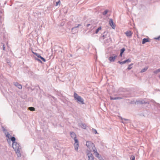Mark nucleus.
Masks as SVG:
<instances>
[{"instance_id": "nucleus-39", "label": "nucleus", "mask_w": 160, "mask_h": 160, "mask_svg": "<svg viewBox=\"0 0 160 160\" xmlns=\"http://www.w3.org/2000/svg\"><path fill=\"white\" fill-rule=\"evenodd\" d=\"M122 122L123 123H125V122L123 120H124V121H126V120H128V119H122Z\"/></svg>"}, {"instance_id": "nucleus-11", "label": "nucleus", "mask_w": 160, "mask_h": 160, "mask_svg": "<svg viewBox=\"0 0 160 160\" xmlns=\"http://www.w3.org/2000/svg\"><path fill=\"white\" fill-rule=\"evenodd\" d=\"M111 38L109 36H108L104 40V42L106 44H107L111 42Z\"/></svg>"}, {"instance_id": "nucleus-5", "label": "nucleus", "mask_w": 160, "mask_h": 160, "mask_svg": "<svg viewBox=\"0 0 160 160\" xmlns=\"http://www.w3.org/2000/svg\"><path fill=\"white\" fill-rule=\"evenodd\" d=\"M149 104V102L148 101L146 100H139L138 101H137L135 102V104Z\"/></svg>"}, {"instance_id": "nucleus-15", "label": "nucleus", "mask_w": 160, "mask_h": 160, "mask_svg": "<svg viewBox=\"0 0 160 160\" xmlns=\"http://www.w3.org/2000/svg\"><path fill=\"white\" fill-rule=\"evenodd\" d=\"M14 85L19 89H21L22 88V86L21 85L19 84L17 82H15Z\"/></svg>"}, {"instance_id": "nucleus-18", "label": "nucleus", "mask_w": 160, "mask_h": 160, "mask_svg": "<svg viewBox=\"0 0 160 160\" xmlns=\"http://www.w3.org/2000/svg\"><path fill=\"white\" fill-rule=\"evenodd\" d=\"M70 134L71 137L73 139L75 137H76V134L73 132H70Z\"/></svg>"}, {"instance_id": "nucleus-8", "label": "nucleus", "mask_w": 160, "mask_h": 160, "mask_svg": "<svg viewBox=\"0 0 160 160\" xmlns=\"http://www.w3.org/2000/svg\"><path fill=\"white\" fill-rule=\"evenodd\" d=\"M3 131L4 132L5 135L6 137L8 138L9 139H10V138L11 137V136L10 135V134L8 132L7 130L3 127Z\"/></svg>"}, {"instance_id": "nucleus-17", "label": "nucleus", "mask_w": 160, "mask_h": 160, "mask_svg": "<svg viewBox=\"0 0 160 160\" xmlns=\"http://www.w3.org/2000/svg\"><path fill=\"white\" fill-rule=\"evenodd\" d=\"M149 42V41L148 38H144L142 39V44H144L146 42Z\"/></svg>"}, {"instance_id": "nucleus-24", "label": "nucleus", "mask_w": 160, "mask_h": 160, "mask_svg": "<svg viewBox=\"0 0 160 160\" xmlns=\"http://www.w3.org/2000/svg\"><path fill=\"white\" fill-rule=\"evenodd\" d=\"M101 29V27H100L98 28L96 30L95 33L97 34L98 33L99 31Z\"/></svg>"}, {"instance_id": "nucleus-12", "label": "nucleus", "mask_w": 160, "mask_h": 160, "mask_svg": "<svg viewBox=\"0 0 160 160\" xmlns=\"http://www.w3.org/2000/svg\"><path fill=\"white\" fill-rule=\"evenodd\" d=\"M109 24L112 27L113 29L115 28V26L114 25L113 20L112 19H110L109 21Z\"/></svg>"}, {"instance_id": "nucleus-25", "label": "nucleus", "mask_w": 160, "mask_h": 160, "mask_svg": "<svg viewBox=\"0 0 160 160\" xmlns=\"http://www.w3.org/2000/svg\"><path fill=\"white\" fill-rule=\"evenodd\" d=\"M91 149L93 150V152H94V153L97 152V149L95 146L94 147H92Z\"/></svg>"}, {"instance_id": "nucleus-13", "label": "nucleus", "mask_w": 160, "mask_h": 160, "mask_svg": "<svg viewBox=\"0 0 160 160\" xmlns=\"http://www.w3.org/2000/svg\"><path fill=\"white\" fill-rule=\"evenodd\" d=\"M123 98L122 97H112V96L110 97V98L111 100H118V99H121Z\"/></svg>"}, {"instance_id": "nucleus-32", "label": "nucleus", "mask_w": 160, "mask_h": 160, "mask_svg": "<svg viewBox=\"0 0 160 160\" xmlns=\"http://www.w3.org/2000/svg\"><path fill=\"white\" fill-rule=\"evenodd\" d=\"M125 49L124 48H122L120 50V52L121 53H123V52L125 51Z\"/></svg>"}, {"instance_id": "nucleus-30", "label": "nucleus", "mask_w": 160, "mask_h": 160, "mask_svg": "<svg viewBox=\"0 0 160 160\" xmlns=\"http://www.w3.org/2000/svg\"><path fill=\"white\" fill-rule=\"evenodd\" d=\"M133 65V63H131L130 65H129L128 66V68H127V69H128V70L131 69L132 68V67L131 66Z\"/></svg>"}, {"instance_id": "nucleus-40", "label": "nucleus", "mask_w": 160, "mask_h": 160, "mask_svg": "<svg viewBox=\"0 0 160 160\" xmlns=\"http://www.w3.org/2000/svg\"><path fill=\"white\" fill-rule=\"evenodd\" d=\"M122 53H121L120 52V56L121 57L122 56Z\"/></svg>"}, {"instance_id": "nucleus-35", "label": "nucleus", "mask_w": 160, "mask_h": 160, "mask_svg": "<svg viewBox=\"0 0 160 160\" xmlns=\"http://www.w3.org/2000/svg\"><path fill=\"white\" fill-rule=\"evenodd\" d=\"M92 131L96 134L98 133L97 130L95 129H92Z\"/></svg>"}, {"instance_id": "nucleus-1", "label": "nucleus", "mask_w": 160, "mask_h": 160, "mask_svg": "<svg viewBox=\"0 0 160 160\" xmlns=\"http://www.w3.org/2000/svg\"><path fill=\"white\" fill-rule=\"evenodd\" d=\"M12 148L15 151L18 157H20L21 156V154L20 150L21 148V147L19 144L16 142H14L13 143H12Z\"/></svg>"}, {"instance_id": "nucleus-41", "label": "nucleus", "mask_w": 160, "mask_h": 160, "mask_svg": "<svg viewBox=\"0 0 160 160\" xmlns=\"http://www.w3.org/2000/svg\"><path fill=\"white\" fill-rule=\"evenodd\" d=\"M135 2L137 3V0H135Z\"/></svg>"}, {"instance_id": "nucleus-42", "label": "nucleus", "mask_w": 160, "mask_h": 160, "mask_svg": "<svg viewBox=\"0 0 160 160\" xmlns=\"http://www.w3.org/2000/svg\"><path fill=\"white\" fill-rule=\"evenodd\" d=\"M70 55L71 57H72V54H70Z\"/></svg>"}, {"instance_id": "nucleus-21", "label": "nucleus", "mask_w": 160, "mask_h": 160, "mask_svg": "<svg viewBox=\"0 0 160 160\" xmlns=\"http://www.w3.org/2000/svg\"><path fill=\"white\" fill-rule=\"evenodd\" d=\"M89 26H91L90 28V29H92L94 28V27H93V25L92 24H88L86 25V26L87 28Z\"/></svg>"}, {"instance_id": "nucleus-14", "label": "nucleus", "mask_w": 160, "mask_h": 160, "mask_svg": "<svg viewBox=\"0 0 160 160\" xmlns=\"http://www.w3.org/2000/svg\"><path fill=\"white\" fill-rule=\"evenodd\" d=\"M82 25L81 24H78L77 25H76L74 27L72 28V30H74L75 31H77L78 30V29L77 28L79 26H81Z\"/></svg>"}, {"instance_id": "nucleus-19", "label": "nucleus", "mask_w": 160, "mask_h": 160, "mask_svg": "<svg viewBox=\"0 0 160 160\" xmlns=\"http://www.w3.org/2000/svg\"><path fill=\"white\" fill-rule=\"evenodd\" d=\"M108 36L106 35H102L100 37V38L101 40H105L107 37H108Z\"/></svg>"}, {"instance_id": "nucleus-26", "label": "nucleus", "mask_w": 160, "mask_h": 160, "mask_svg": "<svg viewBox=\"0 0 160 160\" xmlns=\"http://www.w3.org/2000/svg\"><path fill=\"white\" fill-rule=\"evenodd\" d=\"M108 11H109L108 10H106L103 12L102 14L103 15H106L108 13Z\"/></svg>"}, {"instance_id": "nucleus-43", "label": "nucleus", "mask_w": 160, "mask_h": 160, "mask_svg": "<svg viewBox=\"0 0 160 160\" xmlns=\"http://www.w3.org/2000/svg\"><path fill=\"white\" fill-rule=\"evenodd\" d=\"M159 78H160V75L159 76Z\"/></svg>"}, {"instance_id": "nucleus-27", "label": "nucleus", "mask_w": 160, "mask_h": 160, "mask_svg": "<svg viewBox=\"0 0 160 160\" xmlns=\"http://www.w3.org/2000/svg\"><path fill=\"white\" fill-rule=\"evenodd\" d=\"M159 72H160V68L154 71L153 72L154 73L157 74Z\"/></svg>"}, {"instance_id": "nucleus-7", "label": "nucleus", "mask_w": 160, "mask_h": 160, "mask_svg": "<svg viewBox=\"0 0 160 160\" xmlns=\"http://www.w3.org/2000/svg\"><path fill=\"white\" fill-rule=\"evenodd\" d=\"M118 55L115 54H113L112 56H110L108 60L110 62H114L115 59L117 57Z\"/></svg>"}, {"instance_id": "nucleus-28", "label": "nucleus", "mask_w": 160, "mask_h": 160, "mask_svg": "<svg viewBox=\"0 0 160 160\" xmlns=\"http://www.w3.org/2000/svg\"><path fill=\"white\" fill-rule=\"evenodd\" d=\"M31 111H33L35 110V109L33 107H30L28 108Z\"/></svg>"}, {"instance_id": "nucleus-22", "label": "nucleus", "mask_w": 160, "mask_h": 160, "mask_svg": "<svg viewBox=\"0 0 160 160\" xmlns=\"http://www.w3.org/2000/svg\"><path fill=\"white\" fill-rule=\"evenodd\" d=\"M148 67H146L145 68H143L142 69V70L141 71V72L142 73L145 71H146L148 69Z\"/></svg>"}, {"instance_id": "nucleus-10", "label": "nucleus", "mask_w": 160, "mask_h": 160, "mask_svg": "<svg viewBox=\"0 0 160 160\" xmlns=\"http://www.w3.org/2000/svg\"><path fill=\"white\" fill-rule=\"evenodd\" d=\"M32 53L34 55H36L38 58H40L42 61H43L44 62H45V61H46L45 59L44 58H43L42 57H41V55H40L39 54H38L37 53L34 52H32Z\"/></svg>"}, {"instance_id": "nucleus-23", "label": "nucleus", "mask_w": 160, "mask_h": 160, "mask_svg": "<svg viewBox=\"0 0 160 160\" xmlns=\"http://www.w3.org/2000/svg\"><path fill=\"white\" fill-rule=\"evenodd\" d=\"M10 139H11V141H12V143H13L14 142H15L16 138L15 137H11Z\"/></svg>"}, {"instance_id": "nucleus-31", "label": "nucleus", "mask_w": 160, "mask_h": 160, "mask_svg": "<svg viewBox=\"0 0 160 160\" xmlns=\"http://www.w3.org/2000/svg\"><path fill=\"white\" fill-rule=\"evenodd\" d=\"M95 156L97 158L100 155L98 152L95 153Z\"/></svg>"}, {"instance_id": "nucleus-3", "label": "nucleus", "mask_w": 160, "mask_h": 160, "mask_svg": "<svg viewBox=\"0 0 160 160\" xmlns=\"http://www.w3.org/2000/svg\"><path fill=\"white\" fill-rule=\"evenodd\" d=\"M86 153L88 156V160H94V157L90 150H87L86 151Z\"/></svg>"}, {"instance_id": "nucleus-37", "label": "nucleus", "mask_w": 160, "mask_h": 160, "mask_svg": "<svg viewBox=\"0 0 160 160\" xmlns=\"http://www.w3.org/2000/svg\"><path fill=\"white\" fill-rule=\"evenodd\" d=\"M2 49L3 50H4V51L5 50V46L4 44H3V45Z\"/></svg>"}, {"instance_id": "nucleus-38", "label": "nucleus", "mask_w": 160, "mask_h": 160, "mask_svg": "<svg viewBox=\"0 0 160 160\" xmlns=\"http://www.w3.org/2000/svg\"><path fill=\"white\" fill-rule=\"evenodd\" d=\"M35 59L38 61L39 62H41V63H42V61L39 59H38V58H35Z\"/></svg>"}, {"instance_id": "nucleus-33", "label": "nucleus", "mask_w": 160, "mask_h": 160, "mask_svg": "<svg viewBox=\"0 0 160 160\" xmlns=\"http://www.w3.org/2000/svg\"><path fill=\"white\" fill-rule=\"evenodd\" d=\"M60 0H58V2H56L55 6H57L59 4H60Z\"/></svg>"}, {"instance_id": "nucleus-16", "label": "nucleus", "mask_w": 160, "mask_h": 160, "mask_svg": "<svg viewBox=\"0 0 160 160\" xmlns=\"http://www.w3.org/2000/svg\"><path fill=\"white\" fill-rule=\"evenodd\" d=\"M125 34L128 37H131L132 35V33L130 31H128L126 32Z\"/></svg>"}, {"instance_id": "nucleus-4", "label": "nucleus", "mask_w": 160, "mask_h": 160, "mask_svg": "<svg viewBox=\"0 0 160 160\" xmlns=\"http://www.w3.org/2000/svg\"><path fill=\"white\" fill-rule=\"evenodd\" d=\"M73 139L75 141V143L74 144L75 149L76 151H78L79 147V142L78 140L77 139V137H75V138Z\"/></svg>"}, {"instance_id": "nucleus-29", "label": "nucleus", "mask_w": 160, "mask_h": 160, "mask_svg": "<svg viewBox=\"0 0 160 160\" xmlns=\"http://www.w3.org/2000/svg\"><path fill=\"white\" fill-rule=\"evenodd\" d=\"M130 158L131 160H135V157L134 156L131 155L130 156Z\"/></svg>"}, {"instance_id": "nucleus-34", "label": "nucleus", "mask_w": 160, "mask_h": 160, "mask_svg": "<svg viewBox=\"0 0 160 160\" xmlns=\"http://www.w3.org/2000/svg\"><path fill=\"white\" fill-rule=\"evenodd\" d=\"M100 160H104L100 155L98 158Z\"/></svg>"}, {"instance_id": "nucleus-20", "label": "nucleus", "mask_w": 160, "mask_h": 160, "mask_svg": "<svg viewBox=\"0 0 160 160\" xmlns=\"http://www.w3.org/2000/svg\"><path fill=\"white\" fill-rule=\"evenodd\" d=\"M81 127L82 128L86 129V125L83 123H82L81 124Z\"/></svg>"}, {"instance_id": "nucleus-6", "label": "nucleus", "mask_w": 160, "mask_h": 160, "mask_svg": "<svg viewBox=\"0 0 160 160\" xmlns=\"http://www.w3.org/2000/svg\"><path fill=\"white\" fill-rule=\"evenodd\" d=\"M86 145L87 147L90 149H91L92 147H94V144L91 141H87L86 143Z\"/></svg>"}, {"instance_id": "nucleus-36", "label": "nucleus", "mask_w": 160, "mask_h": 160, "mask_svg": "<svg viewBox=\"0 0 160 160\" xmlns=\"http://www.w3.org/2000/svg\"><path fill=\"white\" fill-rule=\"evenodd\" d=\"M160 36H159L157 38H154V39L157 40H160Z\"/></svg>"}, {"instance_id": "nucleus-2", "label": "nucleus", "mask_w": 160, "mask_h": 160, "mask_svg": "<svg viewBox=\"0 0 160 160\" xmlns=\"http://www.w3.org/2000/svg\"><path fill=\"white\" fill-rule=\"evenodd\" d=\"M73 97L75 99L78 103L82 104H84L83 99L76 93H74Z\"/></svg>"}, {"instance_id": "nucleus-9", "label": "nucleus", "mask_w": 160, "mask_h": 160, "mask_svg": "<svg viewBox=\"0 0 160 160\" xmlns=\"http://www.w3.org/2000/svg\"><path fill=\"white\" fill-rule=\"evenodd\" d=\"M131 61V60L130 59H128L127 60H126L123 61L121 62L120 61H118V63H119L120 64L122 65L125 63H129Z\"/></svg>"}]
</instances>
